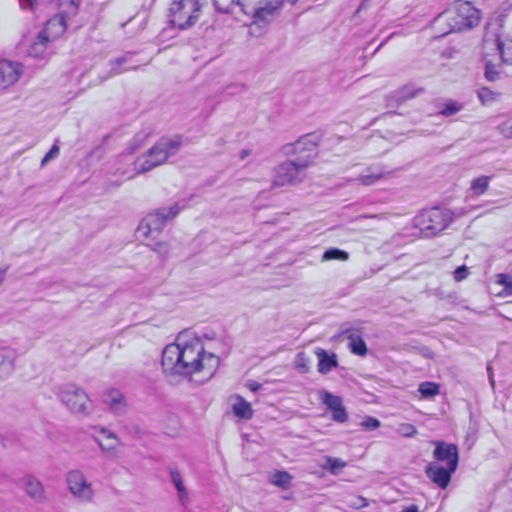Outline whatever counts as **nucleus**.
I'll return each mask as SVG.
<instances>
[{"label": "nucleus", "mask_w": 512, "mask_h": 512, "mask_svg": "<svg viewBox=\"0 0 512 512\" xmlns=\"http://www.w3.org/2000/svg\"><path fill=\"white\" fill-rule=\"evenodd\" d=\"M482 54L485 60V78L494 82L500 72L489 56H498L502 63L512 64V25L509 26L504 17L498 16L486 24L482 41Z\"/></svg>", "instance_id": "f257e3e1"}, {"label": "nucleus", "mask_w": 512, "mask_h": 512, "mask_svg": "<svg viewBox=\"0 0 512 512\" xmlns=\"http://www.w3.org/2000/svg\"><path fill=\"white\" fill-rule=\"evenodd\" d=\"M179 337L180 349L185 361L183 365L184 376L203 372L208 378L212 377L219 366V358L213 353H206L199 338L184 342L182 336Z\"/></svg>", "instance_id": "f03ea898"}, {"label": "nucleus", "mask_w": 512, "mask_h": 512, "mask_svg": "<svg viewBox=\"0 0 512 512\" xmlns=\"http://www.w3.org/2000/svg\"><path fill=\"white\" fill-rule=\"evenodd\" d=\"M462 215L461 211H452L448 208L432 207L420 211L413 219V226L417 228L424 238H433L441 234L454 221Z\"/></svg>", "instance_id": "7ed1b4c3"}, {"label": "nucleus", "mask_w": 512, "mask_h": 512, "mask_svg": "<svg viewBox=\"0 0 512 512\" xmlns=\"http://www.w3.org/2000/svg\"><path fill=\"white\" fill-rule=\"evenodd\" d=\"M182 145L180 136L161 138L146 153L134 161L135 175L143 174L164 164L169 157L176 155Z\"/></svg>", "instance_id": "20e7f679"}, {"label": "nucleus", "mask_w": 512, "mask_h": 512, "mask_svg": "<svg viewBox=\"0 0 512 512\" xmlns=\"http://www.w3.org/2000/svg\"><path fill=\"white\" fill-rule=\"evenodd\" d=\"M480 12L468 1H455L444 12L438 15L437 22H446L449 30L443 32L444 36L451 32H458L465 29H471L478 25Z\"/></svg>", "instance_id": "39448f33"}, {"label": "nucleus", "mask_w": 512, "mask_h": 512, "mask_svg": "<svg viewBox=\"0 0 512 512\" xmlns=\"http://www.w3.org/2000/svg\"><path fill=\"white\" fill-rule=\"evenodd\" d=\"M312 159V156H306L280 163L274 169L271 188L301 183L306 178V169L311 164Z\"/></svg>", "instance_id": "423d86ee"}, {"label": "nucleus", "mask_w": 512, "mask_h": 512, "mask_svg": "<svg viewBox=\"0 0 512 512\" xmlns=\"http://www.w3.org/2000/svg\"><path fill=\"white\" fill-rule=\"evenodd\" d=\"M59 397L68 410L77 416H89L94 405L87 393L79 386L68 383L60 387Z\"/></svg>", "instance_id": "0eeeda50"}, {"label": "nucleus", "mask_w": 512, "mask_h": 512, "mask_svg": "<svg viewBox=\"0 0 512 512\" xmlns=\"http://www.w3.org/2000/svg\"><path fill=\"white\" fill-rule=\"evenodd\" d=\"M183 208L184 205L174 203L168 208L156 209L142 219L138 226V233L144 238H149L154 233L160 234L166 223L174 219Z\"/></svg>", "instance_id": "6e6552de"}, {"label": "nucleus", "mask_w": 512, "mask_h": 512, "mask_svg": "<svg viewBox=\"0 0 512 512\" xmlns=\"http://www.w3.org/2000/svg\"><path fill=\"white\" fill-rule=\"evenodd\" d=\"M201 9L199 0H175L169 9L170 23L180 30L192 27Z\"/></svg>", "instance_id": "1a4fd4ad"}, {"label": "nucleus", "mask_w": 512, "mask_h": 512, "mask_svg": "<svg viewBox=\"0 0 512 512\" xmlns=\"http://www.w3.org/2000/svg\"><path fill=\"white\" fill-rule=\"evenodd\" d=\"M67 484L70 493L84 503H90L94 497L92 484L89 482L84 473L78 469L71 470L67 473Z\"/></svg>", "instance_id": "9d476101"}, {"label": "nucleus", "mask_w": 512, "mask_h": 512, "mask_svg": "<svg viewBox=\"0 0 512 512\" xmlns=\"http://www.w3.org/2000/svg\"><path fill=\"white\" fill-rule=\"evenodd\" d=\"M185 361L180 349V337L175 343L168 344L162 352L161 365L164 373L171 375H184Z\"/></svg>", "instance_id": "9b49d317"}, {"label": "nucleus", "mask_w": 512, "mask_h": 512, "mask_svg": "<svg viewBox=\"0 0 512 512\" xmlns=\"http://www.w3.org/2000/svg\"><path fill=\"white\" fill-rule=\"evenodd\" d=\"M319 398L331 411V419L337 423H344L348 420V413L343 406L342 398L326 390L319 391Z\"/></svg>", "instance_id": "f8f14e48"}, {"label": "nucleus", "mask_w": 512, "mask_h": 512, "mask_svg": "<svg viewBox=\"0 0 512 512\" xmlns=\"http://www.w3.org/2000/svg\"><path fill=\"white\" fill-rule=\"evenodd\" d=\"M435 449L433 451V457L440 462H446L450 470H456L459 462L458 447L453 443H447L444 441L433 442Z\"/></svg>", "instance_id": "ddd939ff"}, {"label": "nucleus", "mask_w": 512, "mask_h": 512, "mask_svg": "<svg viewBox=\"0 0 512 512\" xmlns=\"http://www.w3.org/2000/svg\"><path fill=\"white\" fill-rule=\"evenodd\" d=\"M21 65L8 60L0 61V90L15 84L21 75Z\"/></svg>", "instance_id": "4468645a"}, {"label": "nucleus", "mask_w": 512, "mask_h": 512, "mask_svg": "<svg viewBox=\"0 0 512 512\" xmlns=\"http://www.w3.org/2000/svg\"><path fill=\"white\" fill-rule=\"evenodd\" d=\"M456 470H450V467H442L436 462L429 463L425 468L426 476L441 489H445L450 481L451 476Z\"/></svg>", "instance_id": "2eb2a0df"}, {"label": "nucleus", "mask_w": 512, "mask_h": 512, "mask_svg": "<svg viewBox=\"0 0 512 512\" xmlns=\"http://www.w3.org/2000/svg\"><path fill=\"white\" fill-rule=\"evenodd\" d=\"M18 357L16 349L9 346H0V379L11 375L15 369V361Z\"/></svg>", "instance_id": "dca6fc26"}, {"label": "nucleus", "mask_w": 512, "mask_h": 512, "mask_svg": "<svg viewBox=\"0 0 512 512\" xmlns=\"http://www.w3.org/2000/svg\"><path fill=\"white\" fill-rule=\"evenodd\" d=\"M103 402L116 415H122L126 412L127 403L123 394L117 389L108 390L103 396Z\"/></svg>", "instance_id": "f3484780"}, {"label": "nucleus", "mask_w": 512, "mask_h": 512, "mask_svg": "<svg viewBox=\"0 0 512 512\" xmlns=\"http://www.w3.org/2000/svg\"><path fill=\"white\" fill-rule=\"evenodd\" d=\"M49 43V35L46 30L40 31L33 42L30 44L27 54L30 57L44 59L47 54V46Z\"/></svg>", "instance_id": "a211bd4d"}, {"label": "nucleus", "mask_w": 512, "mask_h": 512, "mask_svg": "<svg viewBox=\"0 0 512 512\" xmlns=\"http://www.w3.org/2000/svg\"><path fill=\"white\" fill-rule=\"evenodd\" d=\"M319 140L317 135H306L301 137L296 143L284 146V153L291 154L302 150H312L318 145Z\"/></svg>", "instance_id": "6ab92c4d"}, {"label": "nucleus", "mask_w": 512, "mask_h": 512, "mask_svg": "<svg viewBox=\"0 0 512 512\" xmlns=\"http://www.w3.org/2000/svg\"><path fill=\"white\" fill-rule=\"evenodd\" d=\"M316 354L319 359V363H318L319 373L327 374L333 368H336L338 366V362H337L335 354L329 356L328 353L324 349H321V348H319L316 351Z\"/></svg>", "instance_id": "aec40b11"}, {"label": "nucleus", "mask_w": 512, "mask_h": 512, "mask_svg": "<svg viewBox=\"0 0 512 512\" xmlns=\"http://www.w3.org/2000/svg\"><path fill=\"white\" fill-rule=\"evenodd\" d=\"M282 6V0H272L265 6L255 10L254 18L256 21L268 22L269 18L274 16L275 12Z\"/></svg>", "instance_id": "412c9836"}, {"label": "nucleus", "mask_w": 512, "mask_h": 512, "mask_svg": "<svg viewBox=\"0 0 512 512\" xmlns=\"http://www.w3.org/2000/svg\"><path fill=\"white\" fill-rule=\"evenodd\" d=\"M25 490L27 494L36 501H41L44 497L43 486L40 481L33 477L25 478Z\"/></svg>", "instance_id": "4be33fe9"}, {"label": "nucleus", "mask_w": 512, "mask_h": 512, "mask_svg": "<svg viewBox=\"0 0 512 512\" xmlns=\"http://www.w3.org/2000/svg\"><path fill=\"white\" fill-rule=\"evenodd\" d=\"M349 340V348L353 354L365 356L368 352L365 341L357 333H349L347 336Z\"/></svg>", "instance_id": "5701e85b"}, {"label": "nucleus", "mask_w": 512, "mask_h": 512, "mask_svg": "<svg viewBox=\"0 0 512 512\" xmlns=\"http://www.w3.org/2000/svg\"><path fill=\"white\" fill-rule=\"evenodd\" d=\"M367 171V174L358 176L355 181L359 184L370 186L385 176V172L382 169L369 168Z\"/></svg>", "instance_id": "b1692460"}, {"label": "nucleus", "mask_w": 512, "mask_h": 512, "mask_svg": "<svg viewBox=\"0 0 512 512\" xmlns=\"http://www.w3.org/2000/svg\"><path fill=\"white\" fill-rule=\"evenodd\" d=\"M234 414L242 419H251L253 416V409L243 397L238 396L237 402L233 405Z\"/></svg>", "instance_id": "393cba45"}, {"label": "nucleus", "mask_w": 512, "mask_h": 512, "mask_svg": "<svg viewBox=\"0 0 512 512\" xmlns=\"http://www.w3.org/2000/svg\"><path fill=\"white\" fill-rule=\"evenodd\" d=\"M438 109L439 115L450 117L460 112L463 109V104L454 100H447L444 103L439 104Z\"/></svg>", "instance_id": "a878e982"}, {"label": "nucleus", "mask_w": 512, "mask_h": 512, "mask_svg": "<svg viewBox=\"0 0 512 512\" xmlns=\"http://www.w3.org/2000/svg\"><path fill=\"white\" fill-rule=\"evenodd\" d=\"M423 92L422 88L415 89L410 85H405L395 92L394 97L398 104L414 98L417 94Z\"/></svg>", "instance_id": "bb28decb"}, {"label": "nucleus", "mask_w": 512, "mask_h": 512, "mask_svg": "<svg viewBox=\"0 0 512 512\" xmlns=\"http://www.w3.org/2000/svg\"><path fill=\"white\" fill-rule=\"evenodd\" d=\"M491 177L490 176H480L471 181V190L477 196L483 195L489 188Z\"/></svg>", "instance_id": "cd10ccee"}, {"label": "nucleus", "mask_w": 512, "mask_h": 512, "mask_svg": "<svg viewBox=\"0 0 512 512\" xmlns=\"http://www.w3.org/2000/svg\"><path fill=\"white\" fill-rule=\"evenodd\" d=\"M170 476H171V481L173 482V484L178 492V496H179L180 500H183L186 497L187 493H186V489L183 484V480H182V476H181L180 472L176 468L171 467L170 468Z\"/></svg>", "instance_id": "c85d7f7f"}, {"label": "nucleus", "mask_w": 512, "mask_h": 512, "mask_svg": "<svg viewBox=\"0 0 512 512\" xmlns=\"http://www.w3.org/2000/svg\"><path fill=\"white\" fill-rule=\"evenodd\" d=\"M349 259V254L338 248H329L322 255V261H330V260H341L347 261Z\"/></svg>", "instance_id": "c756f323"}, {"label": "nucleus", "mask_w": 512, "mask_h": 512, "mask_svg": "<svg viewBox=\"0 0 512 512\" xmlns=\"http://www.w3.org/2000/svg\"><path fill=\"white\" fill-rule=\"evenodd\" d=\"M292 476L286 471H277L271 478V483L281 488H287L291 484Z\"/></svg>", "instance_id": "7c9ffc66"}, {"label": "nucleus", "mask_w": 512, "mask_h": 512, "mask_svg": "<svg viewBox=\"0 0 512 512\" xmlns=\"http://www.w3.org/2000/svg\"><path fill=\"white\" fill-rule=\"evenodd\" d=\"M418 391L423 398H431L439 394V386L434 382H423L419 385Z\"/></svg>", "instance_id": "2f4dec72"}, {"label": "nucleus", "mask_w": 512, "mask_h": 512, "mask_svg": "<svg viewBox=\"0 0 512 512\" xmlns=\"http://www.w3.org/2000/svg\"><path fill=\"white\" fill-rule=\"evenodd\" d=\"M346 463L339 458L327 457L324 469L328 470L331 474L337 475Z\"/></svg>", "instance_id": "473e14b6"}, {"label": "nucleus", "mask_w": 512, "mask_h": 512, "mask_svg": "<svg viewBox=\"0 0 512 512\" xmlns=\"http://www.w3.org/2000/svg\"><path fill=\"white\" fill-rule=\"evenodd\" d=\"M295 368L302 374L309 372L310 360L304 352H299L295 357Z\"/></svg>", "instance_id": "72a5a7b5"}, {"label": "nucleus", "mask_w": 512, "mask_h": 512, "mask_svg": "<svg viewBox=\"0 0 512 512\" xmlns=\"http://www.w3.org/2000/svg\"><path fill=\"white\" fill-rule=\"evenodd\" d=\"M478 98L483 105H487L496 99V93L487 87H482L477 92Z\"/></svg>", "instance_id": "f704fd0d"}, {"label": "nucleus", "mask_w": 512, "mask_h": 512, "mask_svg": "<svg viewBox=\"0 0 512 512\" xmlns=\"http://www.w3.org/2000/svg\"><path fill=\"white\" fill-rule=\"evenodd\" d=\"M147 246L161 258H165L169 253V245L166 242H154Z\"/></svg>", "instance_id": "c9c22d12"}, {"label": "nucleus", "mask_w": 512, "mask_h": 512, "mask_svg": "<svg viewBox=\"0 0 512 512\" xmlns=\"http://www.w3.org/2000/svg\"><path fill=\"white\" fill-rule=\"evenodd\" d=\"M127 60H128V57H127V56H123V57H119V58H117V59H115V60L110 61V65H111V73H112L113 75H116V74H120V73H122V72L126 71V69H123V70H122V69H119L118 67H119L121 64H123V63L127 62ZM130 69H136V67L127 68V70H130Z\"/></svg>", "instance_id": "e433bc0d"}, {"label": "nucleus", "mask_w": 512, "mask_h": 512, "mask_svg": "<svg viewBox=\"0 0 512 512\" xmlns=\"http://www.w3.org/2000/svg\"><path fill=\"white\" fill-rule=\"evenodd\" d=\"M497 283L503 285L504 291L507 294H512V275L499 274Z\"/></svg>", "instance_id": "4c0bfd02"}, {"label": "nucleus", "mask_w": 512, "mask_h": 512, "mask_svg": "<svg viewBox=\"0 0 512 512\" xmlns=\"http://www.w3.org/2000/svg\"><path fill=\"white\" fill-rule=\"evenodd\" d=\"M380 425V421L372 416L365 417V419L360 423V426L368 431L375 430L379 428Z\"/></svg>", "instance_id": "58836bf2"}, {"label": "nucleus", "mask_w": 512, "mask_h": 512, "mask_svg": "<svg viewBox=\"0 0 512 512\" xmlns=\"http://www.w3.org/2000/svg\"><path fill=\"white\" fill-rule=\"evenodd\" d=\"M235 4L240 5V1L239 0H231V2L227 6H222L218 2V0H213V5H214L215 9L219 13H222V14L230 13L231 10H232V6L235 5Z\"/></svg>", "instance_id": "ea45409f"}, {"label": "nucleus", "mask_w": 512, "mask_h": 512, "mask_svg": "<svg viewBox=\"0 0 512 512\" xmlns=\"http://www.w3.org/2000/svg\"><path fill=\"white\" fill-rule=\"evenodd\" d=\"M400 433L405 437H412L417 433L415 426L412 424H402L399 428Z\"/></svg>", "instance_id": "a19ab883"}, {"label": "nucleus", "mask_w": 512, "mask_h": 512, "mask_svg": "<svg viewBox=\"0 0 512 512\" xmlns=\"http://www.w3.org/2000/svg\"><path fill=\"white\" fill-rule=\"evenodd\" d=\"M60 152L58 145L54 144L51 149L43 157L41 164L44 165L51 159L55 158Z\"/></svg>", "instance_id": "79ce46f5"}, {"label": "nucleus", "mask_w": 512, "mask_h": 512, "mask_svg": "<svg viewBox=\"0 0 512 512\" xmlns=\"http://www.w3.org/2000/svg\"><path fill=\"white\" fill-rule=\"evenodd\" d=\"M498 129L504 137L512 138V121L504 122Z\"/></svg>", "instance_id": "37998d69"}, {"label": "nucleus", "mask_w": 512, "mask_h": 512, "mask_svg": "<svg viewBox=\"0 0 512 512\" xmlns=\"http://www.w3.org/2000/svg\"><path fill=\"white\" fill-rule=\"evenodd\" d=\"M147 135L148 134H143V133H139V134L135 135V137L133 139V143L130 148V153L135 152L138 149V147L141 146L142 142L145 140Z\"/></svg>", "instance_id": "c03bdc74"}, {"label": "nucleus", "mask_w": 512, "mask_h": 512, "mask_svg": "<svg viewBox=\"0 0 512 512\" xmlns=\"http://www.w3.org/2000/svg\"><path fill=\"white\" fill-rule=\"evenodd\" d=\"M468 274V268L465 265H462L454 271V279L456 281H462L468 276Z\"/></svg>", "instance_id": "a18cd8bd"}, {"label": "nucleus", "mask_w": 512, "mask_h": 512, "mask_svg": "<svg viewBox=\"0 0 512 512\" xmlns=\"http://www.w3.org/2000/svg\"><path fill=\"white\" fill-rule=\"evenodd\" d=\"M19 4L22 9H30L33 11L35 8L36 0H19Z\"/></svg>", "instance_id": "49530a36"}, {"label": "nucleus", "mask_w": 512, "mask_h": 512, "mask_svg": "<svg viewBox=\"0 0 512 512\" xmlns=\"http://www.w3.org/2000/svg\"><path fill=\"white\" fill-rule=\"evenodd\" d=\"M261 386H262V385H261L260 383H258V382H256V381H253V380H250V381H248V383H247V387H248L251 391H253V392L258 391V390L261 388Z\"/></svg>", "instance_id": "de8ad7c7"}, {"label": "nucleus", "mask_w": 512, "mask_h": 512, "mask_svg": "<svg viewBox=\"0 0 512 512\" xmlns=\"http://www.w3.org/2000/svg\"><path fill=\"white\" fill-rule=\"evenodd\" d=\"M98 442V445L100 447V449L103 451V452H111L113 449H114V445L113 444H109V445H104L101 441L97 440Z\"/></svg>", "instance_id": "09e8293b"}, {"label": "nucleus", "mask_w": 512, "mask_h": 512, "mask_svg": "<svg viewBox=\"0 0 512 512\" xmlns=\"http://www.w3.org/2000/svg\"><path fill=\"white\" fill-rule=\"evenodd\" d=\"M368 218L384 219L385 217L383 215H377V214H363V215L358 216V219H368Z\"/></svg>", "instance_id": "8fccbe9b"}, {"label": "nucleus", "mask_w": 512, "mask_h": 512, "mask_svg": "<svg viewBox=\"0 0 512 512\" xmlns=\"http://www.w3.org/2000/svg\"><path fill=\"white\" fill-rule=\"evenodd\" d=\"M101 433H102L103 435H105V437H106L107 439H111V440H115V439H116V436H115L111 431H108V430H107V429H105V428H102V429H101Z\"/></svg>", "instance_id": "3c124183"}, {"label": "nucleus", "mask_w": 512, "mask_h": 512, "mask_svg": "<svg viewBox=\"0 0 512 512\" xmlns=\"http://www.w3.org/2000/svg\"><path fill=\"white\" fill-rule=\"evenodd\" d=\"M369 0H363L358 7V9L355 11V15H358L362 10H365L368 7Z\"/></svg>", "instance_id": "603ef678"}, {"label": "nucleus", "mask_w": 512, "mask_h": 512, "mask_svg": "<svg viewBox=\"0 0 512 512\" xmlns=\"http://www.w3.org/2000/svg\"><path fill=\"white\" fill-rule=\"evenodd\" d=\"M401 512H420L417 505L412 504L405 507Z\"/></svg>", "instance_id": "864d4df0"}, {"label": "nucleus", "mask_w": 512, "mask_h": 512, "mask_svg": "<svg viewBox=\"0 0 512 512\" xmlns=\"http://www.w3.org/2000/svg\"><path fill=\"white\" fill-rule=\"evenodd\" d=\"M251 154V150L249 149H243L241 152H240V159L241 160H244L246 157H248L249 155Z\"/></svg>", "instance_id": "5fc2aeb1"}, {"label": "nucleus", "mask_w": 512, "mask_h": 512, "mask_svg": "<svg viewBox=\"0 0 512 512\" xmlns=\"http://www.w3.org/2000/svg\"><path fill=\"white\" fill-rule=\"evenodd\" d=\"M8 270V266L0 269V285L5 279L6 272Z\"/></svg>", "instance_id": "6e6d98bb"}, {"label": "nucleus", "mask_w": 512, "mask_h": 512, "mask_svg": "<svg viewBox=\"0 0 512 512\" xmlns=\"http://www.w3.org/2000/svg\"><path fill=\"white\" fill-rule=\"evenodd\" d=\"M70 5L74 8V10H77L80 0H69Z\"/></svg>", "instance_id": "4d7b16f0"}, {"label": "nucleus", "mask_w": 512, "mask_h": 512, "mask_svg": "<svg viewBox=\"0 0 512 512\" xmlns=\"http://www.w3.org/2000/svg\"><path fill=\"white\" fill-rule=\"evenodd\" d=\"M508 483H509L510 490L512 491V466L508 472Z\"/></svg>", "instance_id": "13d9d810"}, {"label": "nucleus", "mask_w": 512, "mask_h": 512, "mask_svg": "<svg viewBox=\"0 0 512 512\" xmlns=\"http://www.w3.org/2000/svg\"><path fill=\"white\" fill-rule=\"evenodd\" d=\"M489 382H490L491 386L494 387L495 382H494L493 374H490Z\"/></svg>", "instance_id": "bf43d9fd"}, {"label": "nucleus", "mask_w": 512, "mask_h": 512, "mask_svg": "<svg viewBox=\"0 0 512 512\" xmlns=\"http://www.w3.org/2000/svg\"><path fill=\"white\" fill-rule=\"evenodd\" d=\"M487 372H488V377H490V374H493L492 373V368L490 365L487 366Z\"/></svg>", "instance_id": "052dcab7"}, {"label": "nucleus", "mask_w": 512, "mask_h": 512, "mask_svg": "<svg viewBox=\"0 0 512 512\" xmlns=\"http://www.w3.org/2000/svg\"><path fill=\"white\" fill-rule=\"evenodd\" d=\"M384 44H385V41L380 43L379 46L375 49L373 54H375Z\"/></svg>", "instance_id": "680f3d73"}]
</instances>
